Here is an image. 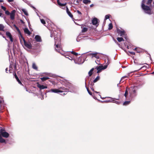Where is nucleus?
Instances as JSON below:
<instances>
[{"label": "nucleus", "mask_w": 154, "mask_h": 154, "mask_svg": "<svg viewBox=\"0 0 154 154\" xmlns=\"http://www.w3.org/2000/svg\"><path fill=\"white\" fill-rule=\"evenodd\" d=\"M145 0H143L142 1L141 7L145 13L151 14H152L151 10L150 7L145 5Z\"/></svg>", "instance_id": "nucleus-1"}, {"label": "nucleus", "mask_w": 154, "mask_h": 154, "mask_svg": "<svg viewBox=\"0 0 154 154\" xmlns=\"http://www.w3.org/2000/svg\"><path fill=\"white\" fill-rule=\"evenodd\" d=\"M55 45L56 46V48H56V50L58 52L61 49V40L60 38H57L56 37H55Z\"/></svg>", "instance_id": "nucleus-2"}, {"label": "nucleus", "mask_w": 154, "mask_h": 154, "mask_svg": "<svg viewBox=\"0 0 154 154\" xmlns=\"http://www.w3.org/2000/svg\"><path fill=\"white\" fill-rule=\"evenodd\" d=\"M95 62L98 65H100L99 66H97L96 67H107L110 63V60L108 59H107V60H105L104 66L99 63V61L98 60L95 61Z\"/></svg>", "instance_id": "nucleus-3"}, {"label": "nucleus", "mask_w": 154, "mask_h": 154, "mask_svg": "<svg viewBox=\"0 0 154 154\" xmlns=\"http://www.w3.org/2000/svg\"><path fill=\"white\" fill-rule=\"evenodd\" d=\"M60 89L62 90H59L58 89H51L48 91V92H53L55 93H58L59 92L62 93L64 92L65 91H65L66 89L63 88H60Z\"/></svg>", "instance_id": "nucleus-4"}, {"label": "nucleus", "mask_w": 154, "mask_h": 154, "mask_svg": "<svg viewBox=\"0 0 154 154\" xmlns=\"http://www.w3.org/2000/svg\"><path fill=\"white\" fill-rule=\"evenodd\" d=\"M130 89V98H132L136 95V90H135L134 88L132 87Z\"/></svg>", "instance_id": "nucleus-5"}, {"label": "nucleus", "mask_w": 154, "mask_h": 154, "mask_svg": "<svg viewBox=\"0 0 154 154\" xmlns=\"http://www.w3.org/2000/svg\"><path fill=\"white\" fill-rule=\"evenodd\" d=\"M1 135H2L3 137L7 138L9 137V134L5 131L4 130L2 129H1L0 130Z\"/></svg>", "instance_id": "nucleus-6"}, {"label": "nucleus", "mask_w": 154, "mask_h": 154, "mask_svg": "<svg viewBox=\"0 0 154 154\" xmlns=\"http://www.w3.org/2000/svg\"><path fill=\"white\" fill-rule=\"evenodd\" d=\"M117 32L121 36L123 37L125 35V32L124 30H121L120 29H117Z\"/></svg>", "instance_id": "nucleus-7"}, {"label": "nucleus", "mask_w": 154, "mask_h": 154, "mask_svg": "<svg viewBox=\"0 0 154 154\" xmlns=\"http://www.w3.org/2000/svg\"><path fill=\"white\" fill-rule=\"evenodd\" d=\"M98 20L96 18H94L92 21V24L94 25H96V26H97L99 25Z\"/></svg>", "instance_id": "nucleus-8"}, {"label": "nucleus", "mask_w": 154, "mask_h": 154, "mask_svg": "<svg viewBox=\"0 0 154 154\" xmlns=\"http://www.w3.org/2000/svg\"><path fill=\"white\" fill-rule=\"evenodd\" d=\"M16 11L14 10H12L10 13V18L12 20H13L15 18V16L16 13Z\"/></svg>", "instance_id": "nucleus-9"}, {"label": "nucleus", "mask_w": 154, "mask_h": 154, "mask_svg": "<svg viewBox=\"0 0 154 154\" xmlns=\"http://www.w3.org/2000/svg\"><path fill=\"white\" fill-rule=\"evenodd\" d=\"M25 46L29 49L32 48V46L31 43L29 42H27L26 41L24 42Z\"/></svg>", "instance_id": "nucleus-10"}, {"label": "nucleus", "mask_w": 154, "mask_h": 154, "mask_svg": "<svg viewBox=\"0 0 154 154\" xmlns=\"http://www.w3.org/2000/svg\"><path fill=\"white\" fill-rule=\"evenodd\" d=\"M6 35L7 37H8L10 39V41L11 42H13V38L10 32H6Z\"/></svg>", "instance_id": "nucleus-11"}, {"label": "nucleus", "mask_w": 154, "mask_h": 154, "mask_svg": "<svg viewBox=\"0 0 154 154\" xmlns=\"http://www.w3.org/2000/svg\"><path fill=\"white\" fill-rule=\"evenodd\" d=\"M66 12L68 15L72 19H74L73 15L71 12L69 11L68 8L67 6H66Z\"/></svg>", "instance_id": "nucleus-12"}, {"label": "nucleus", "mask_w": 154, "mask_h": 154, "mask_svg": "<svg viewBox=\"0 0 154 154\" xmlns=\"http://www.w3.org/2000/svg\"><path fill=\"white\" fill-rule=\"evenodd\" d=\"M84 62V60L83 57H79L77 61V63L78 64H81Z\"/></svg>", "instance_id": "nucleus-13"}, {"label": "nucleus", "mask_w": 154, "mask_h": 154, "mask_svg": "<svg viewBox=\"0 0 154 154\" xmlns=\"http://www.w3.org/2000/svg\"><path fill=\"white\" fill-rule=\"evenodd\" d=\"M35 38L36 41L37 42H41L42 41L41 37L38 35H35Z\"/></svg>", "instance_id": "nucleus-14"}, {"label": "nucleus", "mask_w": 154, "mask_h": 154, "mask_svg": "<svg viewBox=\"0 0 154 154\" xmlns=\"http://www.w3.org/2000/svg\"><path fill=\"white\" fill-rule=\"evenodd\" d=\"M24 31L25 33L27 34L28 35H30L31 34V32L27 28H25L24 29Z\"/></svg>", "instance_id": "nucleus-15"}, {"label": "nucleus", "mask_w": 154, "mask_h": 154, "mask_svg": "<svg viewBox=\"0 0 154 154\" xmlns=\"http://www.w3.org/2000/svg\"><path fill=\"white\" fill-rule=\"evenodd\" d=\"M98 53H92L90 54V55H92V57H95L97 59L99 58V56L97 55Z\"/></svg>", "instance_id": "nucleus-16"}, {"label": "nucleus", "mask_w": 154, "mask_h": 154, "mask_svg": "<svg viewBox=\"0 0 154 154\" xmlns=\"http://www.w3.org/2000/svg\"><path fill=\"white\" fill-rule=\"evenodd\" d=\"M19 38L20 39V42H21L22 41L23 42H24L26 41L24 39V38L23 37L22 35V34L19 35Z\"/></svg>", "instance_id": "nucleus-17"}, {"label": "nucleus", "mask_w": 154, "mask_h": 154, "mask_svg": "<svg viewBox=\"0 0 154 154\" xmlns=\"http://www.w3.org/2000/svg\"><path fill=\"white\" fill-rule=\"evenodd\" d=\"M57 4H58V5L61 6H66V5L67 4L66 3H63V4L61 3L60 2L59 0H57Z\"/></svg>", "instance_id": "nucleus-18"}, {"label": "nucleus", "mask_w": 154, "mask_h": 154, "mask_svg": "<svg viewBox=\"0 0 154 154\" xmlns=\"http://www.w3.org/2000/svg\"><path fill=\"white\" fill-rule=\"evenodd\" d=\"M38 87L39 88L40 90L47 88V86H45L43 85H41L40 84H38Z\"/></svg>", "instance_id": "nucleus-19"}, {"label": "nucleus", "mask_w": 154, "mask_h": 154, "mask_svg": "<svg viewBox=\"0 0 154 154\" xmlns=\"http://www.w3.org/2000/svg\"><path fill=\"white\" fill-rule=\"evenodd\" d=\"M12 68H6L5 71L7 73H11L12 71Z\"/></svg>", "instance_id": "nucleus-20"}, {"label": "nucleus", "mask_w": 154, "mask_h": 154, "mask_svg": "<svg viewBox=\"0 0 154 154\" xmlns=\"http://www.w3.org/2000/svg\"><path fill=\"white\" fill-rule=\"evenodd\" d=\"M83 2L85 4H88L91 3V1L90 0H83Z\"/></svg>", "instance_id": "nucleus-21"}, {"label": "nucleus", "mask_w": 154, "mask_h": 154, "mask_svg": "<svg viewBox=\"0 0 154 154\" xmlns=\"http://www.w3.org/2000/svg\"><path fill=\"white\" fill-rule=\"evenodd\" d=\"M106 68H97V73H99L101 72L102 70H104Z\"/></svg>", "instance_id": "nucleus-22"}, {"label": "nucleus", "mask_w": 154, "mask_h": 154, "mask_svg": "<svg viewBox=\"0 0 154 154\" xmlns=\"http://www.w3.org/2000/svg\"><path fill=\"white\" fill-rule=\"evenodd\" d=\"M14 76H15V79H16L17 80L18 82V83L20 84H22V83H21V82L20 80L18 78V77L17 76V75L16 74H15Z\"/></svg>", "instance_id": "nucleus-23"}, {"label": "nucleus", "mask_w": 154, "mask_h": 154, "mask_svg": "<svg viewBox=\"0 0 154 154\" xmlns=\"http://www.w3.org/2000/svg\"><path fill=\"white\" fill-rule=\"evenodd\" d=\"M117 39L119 42L124 41V39L122 37H118L117 38Z\"/></svg>", "instance_id": "nucleus-24"}, {"label": "nucleus", "mask_w": 154, "mask_h": 154, "mask_svg": "<svg viewBox=\"0 0 154 154\" xmlns=\"http://www.w3.org/2000/svg\"><path fill=\"white\" fill-rule=\"evenodd\" d=\"M5 140L2 137L1 134H0V143H5Z\"/></svg>", "instance_id": "nucleus-25"}, {"label": "nucleus", "mask_w": 154, "mask_h": 154, "mask_svg": "<svg viewBox=\"0 0 154 154\" xmlns=\"http://www.w3.org/2000/svg\"><path fill=\"white\" fill-rule=\"evenodd\" d=\"M49 78L47 77H43L41 78V79L42 81H44L49 79Z\"/></svg>", "instance_id": "nucleus-26"}, {"label": "nucleus", "mask_w": 154, "mask_h": 154, "mask_svg": "<svg viewBox=\"0 0 154 154\" xmlns=\"http://www.w3.org/2000/svg\"><path fill=\"white\" fill-rule=\"evenodd\" d=\"M46 75L50 77H54L55 75H54L50 73H46Z\"/></svg>", "instance_id": "nucleus-27"}, {"label": "nucleus", "mask_w": 154, "mask_h": 154, "mask_svg": "<svg viewBox=\"0 0 154 154\" xmlns=\"http://www.w3.org/2000/svg\"><path fill=\"white\" fill-rule=\"evenodd\" d=\"M94 70V68H92L88 72V74L89 76H91L92 74V72Z\"/></svg>", "instance_id": "nucleus-28"}, {"label": "nucleus", "mask_w": 154, "mask_h": 154, "mask_svg": "<svg viewBox=\"0 0 154 154\" xmlns=\"http://www.w3.org/2000/svg\"><path fill=\"white\" fill-rule=\"evenodd\" d=\"M22 11L24 13V14L26 15V16H27L28 15V13L27 12V11L25 9H22Z\"/></svg>", "instance_id": "nucleus-29"}, {"label": "nucleus", "mask_w": 154, "mask_h": 154, "mask_svg": "<svg viewBox=\"0 0 154 154\" xmlns=\"http://www.w3.org/2000/svg\"><path fill=\"white\" fill-rule=\"evenodd\" d=\"M88 30V29L86 27H84L82 29V32H86Z\"/></svg>", "instance_id": "nucleus-30"}, {"label": "nucleus", "mask_w": 154, "mask_h": 154, "mask_svg": "<svg viewBox=\"0 0 154 154\" xmlns=\"http://www.w3.org/2000/svg\"><path fill=\"white\" fill-rule=\"evenodd\" d=\"M153 0H148L146 4L148 5H151Z\"/></svg>", "instance_id": "nucleus-31"}, {"label": "nucleus", "mask_w": 154, "mask_h": 154, "mask_svg": "<svg viewBox=\"0 0 154 154\" xmlns=\"http://www.w3.org/2000/svg\"><path fill=\"white\" fill-rule=\"evenodd\" d=\"M113 28L112 24V23H110L109 25L108 29L109 30Z\"/></svg>", "instance_id": "nucleus-32"}, {"label": "nucleus", "mask_w": 154, "mask_h": 154, "mask_svg": "<svg viewBox=\"0 0 154 154\" xmlns=\"http://www.w3.org/2000/svg\"><path fill=\"white\" fill-rule=\"evenodd\" d=\"M110 16H110V14H107V15H106L105 16L104 20H106L107 19H109V18L110 17Z\"/></svg>", "instance_id": "nucleus-33"}, {"label": "nucleus", "mask_w": 154, "mask_h": 154, "mask_svg": "<svg viewBox=\"0 0 154 154\" xmlns=\"http://www.w3.org/2000/svg\"><path fill=\"white\" fill-rule=\"evenodd\" d=\"M130 101H126L123 103V105H127L129 104L130 103Z\"/></svg>", "instance_id": "nucleus-34"}, {"label": "nucleus", "mask_w": 154, "mask_h": 154, "mask_svg": "<svg viewBox=\"0 0 154 154\" xmlns=\"http://www.w3.org/2000/svg\"><path fill=\"white\" fill-rule=\"evenodd\" d=\"M128 94V91H127V88H126V91L124 94V96L126 98H127V96Z\"/></svg>", "instance_id": "nucleus-35"}, {"label": "nucleus", "mask_w": 154, "mask_h": 154, "mask_svg": "<svg viewBox=\"0 0 154 154\" xmlns=\"http://www.w3.org/2000/svg\"><path fill=\"white\" fill-rule=\"evenodd\" d=\"M127 77H128V76H123V77H122V78L121 79L120 81V82L122 81H123L122 82H123L124 81V79L125 78H127Z\"/></svg>", "instance_id": "nucleus-36"}, {"label": "nucleus", "mask_w": 154, "mask_h": 154, "mask_svg": "<svg viewBox=\"0 0 154 154\" xmlns=\"http://www.w3.org/2000/svg\"><path fill=\"white\" fill-rule=\"evenodd\" d=\"M100 77L99 76H97L96 79L94 80V82H96L99 79Z\"/></svg>", "instance_id": "nucleus-37"}, {"label": "nucleus", "mask_w": 154, "mask_h": 154, "mask_svg": "<svg viewBox=\"0 0 154 154\" xmlns=\"http://www.w3.org/2000/svg\"><path fill=\"white\" fill-rule=\"evenodd\" d=\"M71 53L72 54H74V55L77 56L78 55V54L77 53L74 51H72L71 52Z\"/></svg>", "instance_id": "nucleus-38"}, {"label": "nucleus", "mask_w": 154, "mask_h": 154, "mask_svg": "<svg viewBox=\"0 0 154 154\" xmlns=\"http://www.w3.org/2000/svg\"><path fill=\"white\" fill-rule=\"evenodd\" d=\"M41 22L44 25H45V24H46V22H45V20L43 19H41Z\"/></svg>", "instance_id": "nucleus-39"}, {"label": "nucleus", "mask_w": 154, "mask_h": 154, "mask_svg": "<svg viewBox=\"0 0 154 154\" xmlns=\"http://www.w3.org/2000/svg\"><path fill=\"white\" fill-rule=\"evenodd\" d=\"M5 14L7 15H9L10 14V12L8 10L5 11Z\"/></svg>", "instance_id": "nucleus-40"}, {"label": "nucleus", "mask_w": 154, "mask_h": 154, "mask_svg": "<svg viewBox=\"0 0 154 154\" xmlns=\"http://www.w3.org/2000/svg\"><path fill=\"white\" fill-rule=\"evenodd\" d=\"M1 8L2 9H3L4 11H5L6 10V8L4 6H2L1 7Z\"/></svg>", "instance_id": "nucleus-41"}, {"label": "nucleus", "mask_w": 154, "mask_h": 154, "mask_svg": "<svg viewBox=\"0 0 154 154\" xmlns=\"http://www.w3.org/2000/svg\"><path fill=\"white\" fill-rule=\"evenodd\" d=\"M32 67H37L35 63H33L32 64Z\"/></svg>", "instance_id": "nucleus-42"}, {"label": "nucleus", "mask_w": 154, "mask_h": 154, "mask_svg": "<svg viewBox=\"0 0 154 154\" xmlns=\"http://www.w3.org/2000/svg\"><path fill=\"white\" fill-rule=\"evenodd\" d=\"M87 91H88V93L90 95H92V93L90 91H89V89H88V88H87Z\"/></svg>", "instance_id": "nucleus-43"}, {"label": "nucleus", "mask_w": 154, "mask_h": 154, "mask_svg": "<svg viewBox=\"0 0 154 154\" xmlns=\"http://www.w3.org/2000/svg\"><path fill=\"white\" fill-rule=\"evenodd\" d=\"M68 57H68V58L69 60H72L73 59V58L72 57H71V56H69V55Z\"/></svg>", "instance_id": "nucleus-44"}, {"label": "nucleus", "mask_w": 154, "mask_h": 154, "mask_svg": "<svg viewBox=\"0 0 154 154\" xmlns=\"http://www.w3.org/2000/svg\"><path fill=\"white\" fill-rule=\"evenodd\" d=\"M17 30V31L18 32V33L19 34V35L21 34V32L20 30V29H19Z\"/></svg>", "instance_id": "nucleus-45"}, {"label": "nucleus", "mask_w": 154, "mask_h": 154, "mask_svg": "<svg viewBox=\"0 0 154 154\" xmlns=\"http://www.w3.org/2000/svg\"><path fill=\"white\" fill-rule=\"evenodd\" d=\"M114 42H115L118 45H120L119 44V43H118V42L116 40V39H114Z\"/></svg>", "instance_id": "nucleus-46"}, {"label": "nucleus", "mask_w": 154, "mask_h": 154, "mask_svg": "<svg viewBox=\"0 0 154 154\" xmlns=\"http://www.w3.org/2000/svg\"><path fill=\"white\" fill-rule=\"evenodd\" d=\"M112 100H110L109 101H104V102H112Z\"/></svg>", "instance_id": "nucleus-47"}, {"label": "nucleus", "mask_w": 154, "mask_h": 154, "mask_svg": "<svg viewBox=\"0 0 154 154\" xmlns=\"http://www.w3.org/2000/svg\"><path fill=\"white\" fill-rule=\"evenodd\" d=\"M3 102V101L2 100H0V104L1 106V104Z\"/></svg>", "instance_id": "nucleus-48"}, {"label": "nucleus", "mask_w": 154, "mask_h": 154, "mask_svg": "<svg viewBox=\"0 0 154 154\" xmlns=\"http://www.w3.org/2000/svg\"><path fill=\"white\" fill-rule=\"evenodd\" d=\"M77 13H78L79 14H82V13H81V12L80 11H79V10H77Z\"/></svg>", "instance_id": "nucleus-49"}, {"label": "nucleus", "mask_w": 154, "mask_h": 154, "mask_svg": "<svg viewBox=\"0 0 154 154\" xmlns=\"http://www.w3.org/2000/svg\"><path fill=\"white\" fill-rule=\"evenodd\" d=\"M130 53L132 55H134L135 54V53L134 52H130Z\"/></svg>", "instance_id": "nucleus-50"}, {"label": "nucleus", "mask_w": 154, "mask_h": 154, "mask_svg": "<svg viewBox=\"0 0 154 154\" xmlns=\"http://www.w3.org/2000/svg\"><path fill=\"white\" fill-rule=\"evenodd\" d=\"M14 26L16 30H17L19 29V28L17 26H16V25H14Z\"/></svg>", "instance_id": "nucleus-51"}, {"label": "nucleus", "mask_w": 154, "mask_h": 154, "mask_svg": "<svg viewBox=\"0 0 154 154\" xmlns=\"http://www.w3.org/2000/svg\"><path fill=\"white\" fill-rule=\"evenodd\" d=\"M1 11L0 10V17H2L3 15L2 13L1 12Z\"/></svg>", "instance_id": "nucleus-52"}, {"label": "nucleus", "mask_w": 154, "mask_h": 154, "mask_svg": "<svg viewBox=\"0 0 154 154\" xmlns=\"http://www.w3.org/2000/svg\"><path fill=\"white\" fill-rule=\"evenodd\" d=\"M8 2H13L14 1V0H8Z\"/></svg>", "instance_id": "nucleus-53"}, {"label": "nucleus", "mask_w": 154, "mask_h": 154, "mask_svg": "<svg viewBox=\"0 0 154 154\" xmlns=\"http://www.w3.org/2000/svg\"><path fill=\"white\" fill-rule=\"evenodd\" d=\"M20 21H21V23H23V24H24V22H23V20H20Z\"/></svg>", "instance_id": "nucleus-54"}, {"label": "nucleus", "mask_w": 154, "mask_h": 154, "mask_svg": "<svg viewBox=\"0 0 154 154\" xmlns=\"http://www.w3.org/2000/svg\"><path fill=\"white\" fill-rule=\"evenodd\" d=\"M141 67H147V66H145V65H144V66H142Z\"/></svg>", "instance_id": "nucleus-55"}, {"label": "nucleus", "mask_w": 154, "mask_h": 154, "mask_svg": "<svg viewBox=\"0 0 154 154\" xmlns=\"http://www.w3.org/2000/svg\"><path fill=\"white\" fill-rule=\"evenodd\" d=\"M115 103H117L118 104H119V102H118L116 101H115Z\"/></svg>", "instance_id": "nucleus-56"}, {"label": "nucleus", "mask_w": 154, "mask_h": 154, "mask_svg": "<svg viewBox=\"0 0 154 154\" xmlns=\"http://www.w3.org/2000/svg\"><path fill=\"white\" fill-rule=\"evenodd\" d=\"M93 6H94L93 4H91V5H90V7H93Z\"/></svg>", "instance_id": "nucleus-57"}, {"label": "nucleus", "mask_w": 154, "mask_h": 154, "mask_svg": "<svg viewBox=\"0 0 154 154\" xmlns=\"http://www.w3.org/2000/svg\"><path fill=\"white\" fill-rule=\"evenodd\" d=\"M69 56V55H65V57L67 58H68L69 57H68Z\"/></svg>", "instance_id": "nucleus-58"}, {"label": "nucleus", "mask_w": 154, "mask_h": 154, "mask_svg": "<svg viewBox=\"0 0 154 154\" xmlns=\"http://www.w3.org/2000/svg\"><path fill=\"white\" fill-rule=\"evenodd\" d=\"M3 2V0H0V2Z\"/></svg>", "instance_id": "nucleus-59"}, {"label": "nucleus", "mask_w": 154, "mask_h": 154, "mask_svg": "<svg viewBox=\"0 0 154 154\" xmlns=\"http://www.w3.org/2000/svg\"><path fill=\"white\" fill-rule=\"evenodd\" d=\"M122 66V67H123V68L126 67V66Z\"/></svg>", "instance_id": "nucleus-60"}, {"label": "nucleus", "mask_w": 154, "mask_h": 154, "mask_svg": "<svg viewBox=\"0 0 154 154\" xmlns=\"http://www.w3.org/2000/svg\"><path fill=\"white\" fill-rule=\"evenodd\" d=\"M91 89L92 91H94V90L93 88H91Z\"/></svg>", "instance_id": "nucleus-61"}, {"label": "nucleus", "mask_w": 154, "mask_h": 154, "mask_svg": "<svg viewBox=\"0 0 154 154\" xmlns=\"http://www.w3.org/2000/svg\"><path fill=\"white\" fill-rule=\"evenodd\" d=\"M94 92H95L96 93H99V92H97V91H94Z\"/></svg>", "instance_id": "nucleus-62"}, {"label": "nucleus", "mask_w": 154, "mask_h": 154, "mask_svg": "<svg viewBox=\"0 0 154 154\" xmlns=\"http://www.w3.org/2000/svg\"><path fill=\"white\" fill-rule=\"evenodd\" d=\"M65 94V93H64L63 94V95H65V94Z\"/></svg>", "instance_id": "nucleus-63"}, {"label": "nucleus", "mask_w": 154, "mask_h": 154, "mask_svg": "<svg viewBox=\"0 0 154 154\" xmlns=\"http://www.w3.org/2000/svg\"><path fill=\"white\" fill-rule=\"evenodd\" d=\"M151 74H154V72H152V73H151Z\"/></svg>", "instance_id": "nucleus-64"}]
</instances>
